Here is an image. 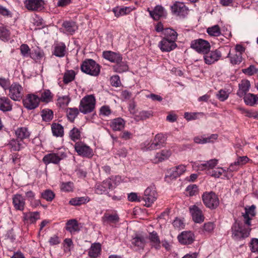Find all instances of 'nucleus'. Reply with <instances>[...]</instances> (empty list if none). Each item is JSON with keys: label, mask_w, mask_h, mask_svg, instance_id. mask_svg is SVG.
Masks as SVG:
<instances>
[{"label": "nucleus", "mask_w": 258, "mask_h": 258, "mask_svg": "<svg viewBox=\"0 0 258 258\" xmlns=\"http://www.w3.org/2000/svg\"><path fill=\"white\" fill-rule=\"evenodd\" d=\"M207 33L211 36L217 37L221 34L220 27L218 25H215L212 27H209L207 29Z\"/></svg>", "instance_id": "603ef678"}, {"label": "nucleus", "mask_w": 258, "mask_h": 258, "mask_svg": "<svg viewBox=\"0 0 258 258\" xmlns=\"http://www.w3.org/2000/svg\"><path fill=\"white\" fill-rule=\"evenodd\" d=\"M10 31L5 27H0V39L4 41H8L10 39Z\"/></svg>", "instance_id": "4d7b16f0"}, {"label": "nucleus", "mask_w": 258, "mask_h": 258, "mask_svg": "<svg viewBox=\"0 0 258 258\" xmlns=\"http://www.w3.org/2000/svg\"><path fill=\"white\" fill-rule=\"evenodd\" d=\"M255 207L252 205L248 208H245V213L242 214L244 218V223L248 226L251 225V220L255 215Z\"/></svg>", "instance_id": "4be33fe9"}, {"label": "nucleus", "mask_w": 258, "mask_h": 258, "mask_svg": "<svg viewBox=\"0 0 258 258\" xmlns=\"http://www.w3.org/2000/svg\"><path fill=\"white\" fill-rule=\"evenodd\" d=\"M106 179L107 180H109V182L111 185V188L113 189L120 182L121 180V177L119 176H112Z\"/></svg>", "instance_id": "052dcab7"}, {"label": "nucleus", "mask_w": 258, "mask_h": 258, "mask_svg": "<svg viewBox=\"0 0 258 258\" xmlns=\"http://www.w3.org/2000/svg\"><path fill=\"white\" fill-rule=\"evenodd\" d=\"M15 135L17 140L22 141L23 140L28 139L30 136V133L28 129L26 127H18L15 131Z\"/></svg>", "instance_id": "c756f323"}, {"label": "nucleus", "mask_w": 258, "mask_h": 258, "mask_svg": "<svg viewBox=\"0 0 258 258\" xmlns=\"http://www.w3.org/2000/svg\"><path fill=\"white\" fill-rule=\"evenodd\" d=\"M179 242L182 244H190L194 242L195 236L190 231H184L182 232L177 237Z\"/></svg>", "instance_id": "ddd939ff"}, {"label": "nucleus", "mask_w": 258, "mask_h": 258, "mask_svg": "<svg viewBox=\"0 0 258 258\" xmlns=\"http://www.w3.org/2000/svg\"><path fill=\"white\" fill-rule=\"evenodd\" d=\"M66 229L71 234H74L80 230L79 224L75 219L69 220L66 223Z\"/></svg>", "instance_id": "7c9ffc66"}, {"label": "nucleus", "mask_w": 258, "mask_h": 258, "mask_svg": "<svg viewBox=\"0 0 258 258\" xmlns=\"http://www.w3.org/2000/svg\"><path fill=\"white\" fill-rule=\"evenodd\" d=\"M158 46L162 52H169L175 49L177 45L175 41L163 38L159 43Z\"/></svg>", "instance_id": "2eb2a0df"}, {"label": "nucleus", "mask_w": 258, "mask_h": 258, "mask_svg": "<svg viewBox=\"0 0 258 258\" xmlns=\"http://www.w3.org/2000/svg\"><path fill=\"white\" fill-rule=\"evenodd\" d=\"M164 38H167L169 39L176 41L177 38V33L173 29L168 28L164 30Z\"/></svg>", "instance_id": "09e8293b"}, {"label": "nucleus", "mask_w": 258, "mask_h": 258, "mask_svg": "<svg viewBox=\"0 0 258 258\" xmlns=\"http://www.w3.org/2000/svg\"><path fill=\"white\" fill-rule=\"evenodd\" d=\"M111 85L115 87H118L121 85V82L118 76L114 75L110 78Z\"/></svg>", "instance_id": "338daca9"}, {"label": "nucleus", "mask_w": 258, "mask_h": 258, "mask_svg": "<svg viewBox=\"0 0 258 258\" xmlns=\"http://www.w3.org/2000/svg\"><path fill=\"white\" fill-rule=\"evenodd\" d=\"M227 57H230V62L233 64H239L242 61V55L240 53H236L232 54L229 51Z\"/></svg>", "instance_id": "3c124183"}, {"label": "nucleus", "mask_w": 258, "mask_h": 258, "mask_svg": "<svg viewBox=\"0 0 258 258\" xmlns=\"http://www.w3.org/2000/svg\"><path fill=\"white\" fill-rule=\"evenodd\" d=\"M170 8L172 13L175 16L184 18L188 14V9L183 3L176 2Z\"/></svg>", "instance_id": "9d476101"}, {"label": "nucleus", "mask_w": 258, "mask_h": 258, "mask_svg": "<svg viewBox=\"0 0 258 258\" xmlns=\"http://www.w3.org/2000/svg\"><path fill=\"white\" fill-rule=\"evenodd\" d=\"M238 109L241 111L242 113L244 114L246 116L258 119V112L247 110L242 108H239Z\"/></svg>", "instance_id": "13d9d810"}, {"label": "nucleus", "mask_w": 258, "mask_h": 258, "mask_svg": "<svg viewBox=\"0 0 258 258\" xmlns=\"http://www.w3.org/2000/svg\"><path fill=\"white\" fill-rule=\"evenodd\" d=\"M186 191L190 196H193L198 194V188L196 184L190 185L187 187Z\"/></svg>", "instance_id": "0e129e2a"}, {"label": "nucleus", "mask_w": 258, "mask_h": 258, "mask_svg": "<svg viewBox=\"0 0 258 258\" xmlns=\"http://www.w3.org/2000/svg\"><path fill=\"white\" fill-rule=\"evenodd\" d=\"M8 90V96L15 101H20L24 95L23 87L17 82L13 83L9 87Z\"/></svg>", "instance_id": "20e7f679"}, {"label": "nucleus", "mask_w": 258, "mask_h": 258, "mask_svg": "<svg viewBox=\"0 0 258 258\" xmlns=\"http://www.w3.org/2000/svg\"><path fill=\"white\" fill-rule=\"evenodd\" d=\"M25 219L31 223H35L40 219V214L38 212H29L25 214Z\"/></svg>", "instance_id": "8fccbe9b"}, {"label": "nucleus", "mask_w": 258, "mask_h": 258, "mask_svg": "<svg viewBox=\"0 0 258 258\" xmlns=\"http://www.w3.org/2000/svg\"><path fill=\"white\" fill-rule=\"evenodd\" d=\"M172 152L169 149H164L155 155L154 159V162L155 163L162 162L164 160L168 159L171 155Z\"/></svg>", "instance_id": "a878e982"}, {"label": "nucleus", "mask_w": 258, "mask_h": 258, "mask_svg": "<svg viewBox=\"0 0 258 258\" xmlns=\"http://www.w3.org/2000/svg\"><path fill=\"white\" fill-rule=\"evenodd\" d=\"M67 155L66 153L63 150L59 149L56 151V152H53L45 155L42 161L46 165L50 163L54 164H58L60 161L67 157Z\"/></svg>", "instance_id": "39448f33"}, {"label": "nucleus", "mask_w": 258, "mask_h": 258, "mask_svg": "<svg viewBox=\"0 0 258 258\" xmlns=\"http://www.w3.org/2000/svg\"><path fill=\"white\" fill-rule=\"evenodd\" d=\"M43 51L39 47L32 50L30 57L36 62H40L41 60L44 57Z\"/></svg>", "instance_id": "f704fd0d"}, {"label": "nucleus", "mask_w": 258, "mask_h": 258, "mask_svg": "<svg viewBox=\"0 0 258 258\" xmlns=\"http://www.w3.org/2000/svg\"><path fill=\"white\" fill-rule=\"evenodd\" d=\"M157 193L155 187L153 186H150L148 187L145 190L144 195L142 198V200L145 203V205L149 207L154 203V202L157 200Z\"/></svg>", "instance_id": "0eeeda50"}, {"label": "nucleus", "mask_w": 258, "mask_h": 258, "mask_svg": "<svg viewBox=\"0 0 258 258\" xmlns=\"http://www.w3.org/2000/svg\"><path fill=\"white\" fill-rule=\"evenodd\" d=\"M12 110V103L7 97H0V110L3 112L11 111Z\"/></svg>", "instance_id": "cd10ccee"}, {"label": "nucleus", "mask_w": 258, "mask_h": 258, "mask_svg": "<svg viewBox=\"0 0 258 258\" xmlns=\"http://www.w3.org/2000/svg\"><path fill=\"white\" fill-rule=\"evenodd\" d=\"M128 200L129 201L134 202H140L142 201V197L138 196L137 194L135 192H131L128 195Z\"/></svg>", "instance_id": "69168bd1"}, {"label": "nucleus", "mask_w": 258, "mask_h": 258, "mask_svg": "<svg viewBox=\"0 0 258 258\" xmlns=\"http://www.w3.org/2000/svg\"><path fill=\"white\" fill-rule=\"evenodd\" d=\"M249 247L252 252L258 253V239L252 238L251 240Z\"/></svg>", "instance_id": "e2e57ef3"}, {"label": "nucleus", "mask_w": 258, "mask_h": 258, "mask_svg": "<svg viewBox=\"0 0 258 258\" xmlns=\"http://www.w3.org/2000/svg\"><path fill=\"white\" fill-rule=\"evenodd\" d=\"M103 57L110 62L116 63L122 59L121 55L119 53L111 51H105L103 52Z\"/></svg>", "instance_id": "b1692460"}, {"label": "nucleus", "mask_w": 258, "mask_h": 258, "mask_svg": "<svg viewBox=\"0 0 258 258\" xmlns=\"http://www.w3.org/2000/svg\"><path fill=\"white\" fill-rule=\"evenodd\" d=\"M52 99V95L49 90H45L41 94L39 97L40 101L45 103H48L51 101Z\"/></svg>", "instance_id": "864d4df0"}, {"label": "nucleus", "mask_w": 258, "mask_h": 258, "mask_svg": "<svg viewBox=\"0 0 258 258\" xmlns=\"http://www.w3.org/2000/svg\"><path fill=\"white\" fill-rule=\"evenodd\" d=\"M190 47L198 52L205 54L210 51L211 46L208 41L198 39L191 42Z\"/></svg>", "instance_id": "6e6552de"}, {"label": "nucleus", "mask_w": 258, "mask_h": 258, "mask_svg": "<svg viewBox=\"0 0 258 258\" xmlns=\"http://www.w3.org/2000/svg\"><path fill=\"white\" fill-rule=\"evenodd\" d=\"M217 98L221 101H224L226 100L228 96H229V93L223 90H220L218 94H217Z\"/></svg>", "instance_id": "774afa93"}, {"label": "nucleus", "mask_w": 258, "mask_h": 258, "mask_svg": "<svg viewBox=\"0 0 258 258\" xmlns=\"http://www.w3.org/2000/svg\"><path fill=\"white\" fill-rule=\"evenodd\" d=\"M125 122L122 118L117 117L110 122V127L113 131H119L124 128Z\"/></svg>", "instance_id": "c85d7f7f"}, {"label": "nucleus", "mask_w": 258, "mask_h": 258, "mask_svg": "<svg viewBox=\"0 0 258 258\" xmlns=\"http://www.w3.org/2000/svg\"><path fill=\"white\" fill-rule=\"evenodd\" d=\"M193 168H196L198 171H204L206 170H208L207 164L206 162L204 163H197L196 162H192Z\"/></svg>", "instance_id": "680f3d73"}, {"label": "nucleus", "mask_w": 258, "mask_h": 258, "mask_svg": "<svg viewBox=\"0 0 258 258\" xmlns=\"http://www.w3.org/2000/svg\"><path fill=\"white\" fill-rule=\"evenodd\" d=\"M62 26L64 28L63 32L69 35H73L78 29V26L73 21H64Z\"/></svg>", "instance_id": "bb28decb"}, {"label": "nucleus", "mask_w": 258, "mask_h": 258, "mask_svg": "<svg viewBox=\"0 0 258 258\" xmlns=\"http://www.w3.org/2000/svg\"><path fill=\"white\" fill-rule=\"evenodd\" d=\"M101 250V245L99 243L92 244L89 249L88 255L93 258H96L100 254Z\"/></svg>", "instance_id": "473e14b6"}, {"label": "nucleus", "mask_w": 258, "mask_h": 258, "mask_svg": "<svg viewBox=\"0 0 258 258\" xmlns=\"http://www.w3.org/2000/svg\"><path fill=\"white\" fill-rule=\"evenodd\" d=\"M66 51V45L64 43L60 42L54 45L53 54L57 57H61L64 56Z\"/></svg>", "instance_id": "2f4dec72"}, {"label": "nucleus", "mask_w": 258, "mask_h": 258, "mask_svg": "<svg viewBox=\"0 0 258 258\" xmlns=\"http://www.w3.org/2000/svg\"><path fill=\"white\" fill-rule=\"evenodd\" d=\"M109 180H104L102 182L96 184L95 186V192L98 195L108 194V189H112Z\"/></svg>", "instance_id": "a211bd4d"}, {"label": "nucleus", "mask_w": 258, "mask_h": 258, "mask_svg": "<svg viewBox=\"0 0 258 258\" xmlns=\"http://www.w3.org/2000/svg\"><path fill=\"white\" fill-rule=\"evenodd\" d=\"M51 131L54 136L61 137L63 136V127L58 123H53L51 124Z\"/></svg>", "instance_id": "58836bf2"}, {"label": "nucleus", "mask_w": 258, "mask_h": 258, "mask_svg": "<svg viewBox=\"0 0 258 258\" xmlns=\"http://www.w3.org/2000/svg\"><path fill=\"white\" fill-rule=\"evenodd\" d=\"M76 75V72L72 70H67L63 74V82L64 84H68L74 81Z\"/></svg>", "instance_id": "a19ab883"}, {"label": "nucleus", "mask_w": 258, "mask_h": 258, "mask_svg": "<svg viewBox=\"0 0 258 258\" xmlns=\"http://www.w3.org/2000/svg\"><path fill=\"white\" fill-rule=\"evenodd\" d=\"M186 170L185 165L180 164L170 169L169 176L171 178H176L183 174Z\"/></svg>", "instance_id": "393cba45"}, {"label": "nucleus", "mask_w": 258, "mask_h": 258, "mask_svg": "<svg viewBox=\"0 0 258 258\" xmlns=\"http://www.w3.org/2000/svg\"><path fill=\"white\" fill-rule=\"evenodd\" d=\"M79 108H68L67 110V116L68 119L73 122L79 113Z\"/></svg>", "instance_id": "49530a36"}, {"label": "nucleus", "mask_w": 258, "mask_h": 258, "mask_svg": "<svg viewBox=\"0 0 258 258\" xmlns=\"http://www.w3.org/2000/svg\"><path fill=\"white\" fill-rule=\"evenodd\" d=\"M245 103L250 106L258 104V95L252 93H247L243 96Z\"/></svg>", "instance_id": "72a5a7b5"}, {"label": "nucleus", "mask_w": 258, "mask_h": 258, "mask_svg": "<svg viewBox=\"0 0 258 258\" xmlns=\"http://www.w3.org/2000/svg\"><path fill=\"white\" fill-rule=\"evenodd\" d=\"M119 219V217L116 214H105L103 217V222L107 224L115 223L118 222Z\"/></svg>", "instance_id": "a18cd8bd"}, {"label": "nucleus", "mask_w": 258, "mask_h": 258, "mask_svg": "<svg viewBox=\"0 0 258 258\" xmlns=\"http://www.w3.org/2000/svg\"><path fill=\"white\" fill-rule=\"evenodd\" d=\"M202 200L204 205L211 209H216L219 204L217 196L213 191L204 192L202 195Z\"/></svg>", "instance_id": "423d86ee"}, {"label": "nucleus", "mask_w": 258, "mask_h": 258, "mask_svg": "<svg viewBox=\"0 0 258 258\" xmlns=\"http://www.w3.org/2000/svg\"><path fill=\"white\" fill-rule=\"evenodd\" d=\"M147 238L152 248H154L156 250H159L161 248V241L158 233L156 231H153L149 233Z\"/></svg>", "instance_id": "6ab92c4d"}, {"label": "nucleus", "mask_w": 258, "mask_h": 258, "mask_svg": "<svg viewBox=\"0 0 258 258\" xmlns=\"http://www.w3.org/2000/svg\"><path fill=\"white\" fill-rule=\"evenodd\" d=\"M90 201L88 197H81L72 198L69 201V204L73 206H78L87 203Z\"/></svg>", "instance_id": "4c0bfd02"}, {"label": "nucleus", "mask_w": 258, "mask_h": 258, "mask_svg": "<svg viewBox=\"0 0 258 258\" xmlns=\"http://www.w3.org/2000/svg\"><path fill=\"white\" fill-rule=\"evenodd\" d=\"M13 205L15 210L23 211L25 206V199L20 194H16L13 196Z\"/></svg>", "instance_id": "aec40b11"}, {"label": "nucleus", "mask_w": 258, "mask_h": 258, "mask_svg": "<svg viewBox=\"0 0 258 258\" xmlns=\"http://www.w3.org/2000/svg\"><path fill=\"white\" fill-rule=\"evenodd\" d=\"M128 66L126 62L122 61V60L120 61L116 62V64L113 66L114 71L119 73L126 72L128 70Z\"/></svg>", "instance_id": "de8ad7c7"}, {"label": "nucleus", "mask_w": 258, "mask_h": 258, "mask_svg": "<svg viewBox=\"0 0 258 258\" xmlns=\"http://www.w3.org/2000/svg\"><path fill=\"white\" fill-rule=\"evenodd\" d=\"M165 142V137L162 134H158L155 137L153 143L149 147L150 150H156L163 147Z\"/></svg>", "instance_id": "5701e85b"}, {"label": "nucleus", "mask_w": 258, "mask_h": 258, "mask_svg": "<svg viewBox=\"0 0 258 258\" xmlns=\"http://www.w3.org/2000/svg\"><path fill=\"white\" fill-rule=\"evenodd\" d=\"M221 56V52L218 49L210 52L208 51L204 54L205 62L207 64H211L218 61Z\"/></svg>", "instance_id": "4468645a"}, {"label": "nucleus", "mask_w": 258, "mask_h": 258, "mask_svg": "<svg viewBox=\"0 0 258 258\" xmlns=\"http://www.w3.org/2000/svg\"><path fill=\"white\" fill-rule=\"evenodd\" d=\"M192 220L197 223H201L204 221V216L201 209L197 205H192L189 208Z\"/></svg>", "instance_id": "f8f14e48"}, {"label": "nucleus", "mask_w": 258, "mask_h": 258, "mask_svg": "<svg viewBox=\"0 0 258 258\" xmlns=\"http://www.w3.org/2000/svg\"><path fill=\"white\" fill-rule=\"evenodd\" d=\"M40 113L42 120L44 121L49 122L53 118V112L51 109H44Z\"/></svg>", "instance_id": "c03bdc74"}, {"label": "nucleus", "mask_w": 258, "mask_h": 258, "mask_svg": "<svg viewBox=\"0 0 258 258\" xmlns=\"http://www.w3.org/2000/svg\"><path fill=\"white\" fill-rule=\"evenodd\" d=\"M74 187V183L71 181L62 182L60 185L61 190L64 192L73 191Z\"/></svg>", "instance_id": "6e6d98bb"}, {"label": "nucleus", "mask_w": 258, "mask_h": 258, "mask_svg": "<svg viewBox=\"0 0 258 258\" xmlns=\"http://www.w3.org/2000/svg\"><path fill=\"white\" fill-rule=\"evenodd\" d=\"M134 9V8L131 7H115L113 9V12L116 17H118L120 16H122L127 14L132 11Z\"/></svg>", "instance_id": "ea45409f"}, {"label": "nucleus", "mask_w": 258, "mask_h": 258, "mask_svg": "<svg viewBox=\"0 0 258 258\" xmlns=\"http://www.w3.org/2000/svg\"><path fill=\"white\" fill-rule=\"evenodd\" d=\"M147 11L149 13L150 17L155 21H158L166 16L164 8L160 5L156 6L153 10H150L149 8H148Z\"/></svg>", "instance_id": "dca6fc26"}, {"label": "nucleus", "mask_w": 258, "mask_h": 258, "mask_svg": "<svg viewBox=\"0 0 258 258\" xmlns=\"http://www.w3.org/2000/svg\"><path fill=\"white\" fill-rule=\"evenodd\" d=\"M71 101V98L69 95L59 96L56 100V105L62 108L66 107Z\"/></svg>", "instance_id": "79ce46f5"}, {"label": "nucleus", "mask_w": 258, "mask_h": 258, "mask_svg": "<svg viewBox=\"0 0 258 258\" xmlns=\"http://www.w3.org/2000/svg\"><path fill=\"white\" fill-rule=\"evenodd\" d=\"M41 197L47 202H51L55 197V194L51 190L46 189L41 192Z\"/></svg>", "instance_id": "5fc2aeb1"}, {"label": "nucleus", "mask_w": 258, "mask_h": 258, "mask_svg": "<svg viewBox=\"0 0 258 258\" xmlns=\"http://www.w3.org/2000/svg\"><path fill=\"white\" fill-rule=\"evenodd\" d=\"M75 151L79 155L91 158L94 154L93 150L88 145L82 142H77L74 146Z\"/></svg>", "instance_id": "1a4fd4ad"}, {"label": "nucleus", "mask_w": 258, "mask_h": 258, "mask_svg": "<svg viewBox=\"0 0 258 258\" xmlns=\"http://www.w3.org/2000/svg\"><path fill=\"white\" fill-rule=\"evenodd\" d=\"M147 243V239L143 236H136L132 239V243L139 249H143Z\"/></svg>", "instance_id": "e433bc0d"}, {"label": "nucleus", "mask_w": 258, "mask_h": 258, "mask_svg": "<svg viewBox=\"0 0 258 258\" xmlns=\"http://www.w3.org/2000/svg\"><path fill=\"white\" fill-rule=\"evenodd\" d=\"M153 116V112L151 110H143L136 114L134 119L137 121L146 120Z\"/></svg>", "instance_id": "c9c22d12"}, {"label": "nucleus", "mask_w": 258, "mask_h": 258, "mask_svg": "<svg viewBox=\"0 0 258 258\" xmlns=\"http://www.w3.org/2000/svg\"><path fill=\"white\" fill-rule=\"evenodd\" d=\"M24 4L29 11H37L43 8L44 2L43 0H24Z\"/></svg>", "instance_id": "f3484780"}, {"label": "nucleus", "mask_w": 258, "mask_h": 258, "mask_svg": "<svg viewBox=\"0 0 258 258\" xmlns=\"http://www.w3.org/2000/svg\"><path fill=\"white\" fill-rule=\"evenodd\" d=\"M96 105V99L93 95L84 96L80 101L79 106L80 111L86 114L93 112Z\"/></svg>", "instance_id": "f03ea898"}, {"label": "nucleus", "mask_w": 258, "mask_h": 258, "mask_svg": "<svg viewBox=\"0 0 258 258\" xmlns=\"http://www.w3.org/2000/svg\"><path fill=\"white\" fill-rule=\"evenodd\" d=\"M232 238L236 241H239L249 236L250 228H243L242 225L236 221L231 226Z\"/></svg>", "instance_id": "f257e3e1"}, {"label": "nucleus", "mask_w": 258, "mask_h": 258, "mask_svg": "<svg viewBox=\"0 0 258 258\" xmlns=\"http://www.w3.org/2000/svg\"><path fill=\"white\" fill-rule=\"evenodd\" d=\"M39 102V97L33 94L27 95L25 98L23 100L24 106L29 110H32L37 108Z\"/></svg>", "instance_id": "9b49d317"}, {"label": "nucleus", "mask_w": 258, "mask_h": 258, "mask_svg": "<svg viewBox=\"0 0 258 258\" xmlns=\"http://www.w3.org/2000/svg\"><path fill=\"white\" fill-rule=\"evenodd\" d=\"M82 71L93 76H97L100 71V68L95 60L88 59L84 61L81 66Z\"/></svg>", "instance_id": "7ed1b4c3"}, {"label": "nucleus", "mask_w": 258, "mask_h": 258, "mask_svg": "<svg viewBox=\"0 0 258 258\" xmlns=\"http://www.w3.org/2000/svg\"><path fill=\"white\" fill-rule=\"evenodd\" d=\"M21 54L24 57L30 56L31 52L29 46L26 44H22L20 47Z\"/></svg>", "instance_id": "bf43d9fd"}, {"label": "nucleus", "mask_w": 258, "mask_h": 258, "mask_svg": "<svg viewBox=\"0 0 258 258\" xmlns=\"http://www.w3.org/2000/svg\"><path fill=\"white\" fill-rule=\"evenodd\" d=\"M82 133V128H77L74 126L69 133V137L71 140L76 142L81 139Z\"/></svg>", "instance_id": "37998d69"}, {"label": "nucleus", "mask_w": 258, "mask_h": 258, "mask_svg": "<svg viewBox=\"0 0 258 258\" xmlns=\"http://www.w3.org/2000/svg\"><path fill=\"white\" fill-rule=\"evenodd\" d=\"M251 86L249 81L246 79L242 80L238 84V89L236 94L239 97H242L249 91Z\"/></svg>", "instance_id": "412c9836"}]
</instances>
